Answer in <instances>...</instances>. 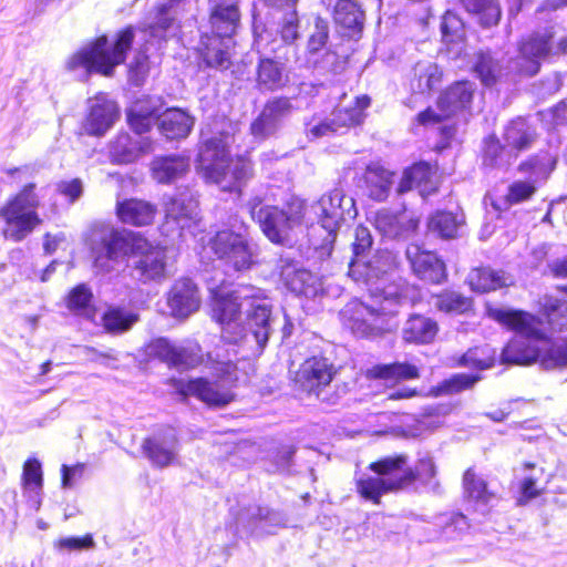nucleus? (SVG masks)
I'll use <instances>...</instances> for the list:
<instances>
[{"instance_id":"79ce46f5","label":"nucleus","mask_w":567,"mask_h":567,"mask_svg":"<svg viewBox=\"0 0 567 567\" xmlns=\"http://www.w3.org/2000/svg\"><path fill=\"white\" fill-rule=\"evenodd\" d=\"M22 483L29 502L38 511L41 506L43 473L41 463L37 458H30L24 463Z\"/></svg>"},{"instance_id":"4468645a","label":"nucleus","mask_w":567,"mask_h":567,"mask_svg":"<svg viewBox=\"0 0 567 567\" xmlns=\"http://www.w3.org/2000/svg\"><path fill=\"white\" fill-rule=\"evenodd\" d=\"M163 206V227L167 231H176L179 237L186 234L195 235L200 221L198 200L188 187L177 188L174 194L164 195Z\"/></svg>"},{"instance_id":"9d476101","label":"nucleus","mask_w":567,"mask_h":567,"mask_svg":"<svg viewBox=\"0 0 567 567\" xmlns=\"http://www.w3.org/2000/svg\"><path fill=\"white\" fill-rule=\"evenodd\" d=\"M249 214L264 235L274 244L287 245L291 241L292 230L302 224L306 210L305 200L291 196L284 208L265 205L259 197L247 204Z\"/></svg>"},{"instance_id":"a18cd8bd","label":"nucleus","mask_w":567,"mask_h":567,"mask_svg":"<svg viewBox=\"0 0 567 567\" xmlns=\"http://www.w3.org/2000/svg\"><path fill=\"white\" fill-rule=\"evenodd\" d=\"M468 284L472 290L488 292L512 284L511 278L504 271H496L491 268H477L470 272Z\"/></svg>"},{"instance_id":"f3484780","label":"nucleus","mask_w":567,"mask_h":567,"mask_svg":"<svg viewBox=\"0 0 567 567\" xmlns=\"http://www.w3.org/2000/svg\"><path fill=\"white\" fill-rule=\"evenodd\" d=\"M166 249L153 245L145 238L135 251L132 266L133 277L142 284H159L166 279Z\"/></svg>"},{"instance_id":"c9c22d12","label":"nucleus","mask_w":567,"mask_h":567,"mask_svg":"<svg viewBox=\"0 0 567 567\" xmlns=\"http://www.w3.org/2000/svg\"><path fill=\"white\" fill-rule=\"evenodd\" d=\"M365 377L369 380H380L385 384H394L400 381L417 379L419 370L415 365L406 362H393L371 367L367 370Z\"/></svg>"},{"instance_id":"ea45409f","label":"nucleus","mask_w":567,"mask_h":567,"mask_svg":"<svg viewBox=\"0 0 567 567\" xmlns=\"http://www.w3.org/2000/svg\"><path fill=\"white\" fill-rule=\"evenodd\" d=\"M474 72L485 86H492L501 81H508L511 72L508 68L499 64L489 52H480L474 63Z\"/></svg>"},{"instance_id":"412c9836","label":"nucleus","mask_w":567,"mask_h":567,"mask_svg":"<svg viewBox=\"0 0 567 567\" xmlns=\"http://www.w3.org/2000/svg\"><path fill=\"white\" fill-rule=\"evenodd\" d=\"M147 353L176 368H194L202 360L200 347L197 343L177 346L165 338L153 340L147 346Z\"/></svg>"},{"instance_id":"9b49d317","label":"nucleus","mask_w":567,"mask_h":567,"mask_svg":"<svg viewBox=\"0 0 567 567\" xmlns=\"http://www.w3.org/2000/svg\"><path fill=\"white\" fill-rule=\"evenodd\" d=\"M35 185H25L20 193L0 207V217L4 220L2 235L14 243L22 241L41 223L35 212L39 205L34 193Z\"/></svg>"},{"instance_id":"bb28decb","label":"nucleus","mask_w":567,"mask_h":567,"mask_svg":"<svg viewBox=\"0 0 567 567\" xmlns=\"http://www.w3.org/2000/svg\"><path fill=\"white\" fill-rule=\"evenodd\" d=\"M178 441L173 430L156 433L143 441V454L157 467L173 464L177 456Z\"/></svg>"},{"instance_id":"2f4dec72","label":"nucleus","mask_w":567,"mask_h":567,"mask_svg":"<svg viewBox=\"0 0 567 567\" xmlns=\"http://www.w3.org/2000/svg\"><path fill=\"white\" fill-rule=\"evenodd\" d=\"M336 23L348 37L360 35L365 21V13L357 0H339L334 7Z\"/></svg>"},{"instance_id":"4be33fe9","label":"nucleus","mask_w":567,"mask_h":567,"mask_svg":"<svg viewBox=\"0 0 567 567\" xmlns=\"http://www.w3.org/2000/svg\"><path fill=\"white\" fill-rule=\"evenodd\" d=\"M153 151V141L148 136L120 132L107 145V154L113 164H131Z\"/></svg>"},{"instance_id":"f03ea898","label":"nucleus","mask_w":567,"mask_h":567,"mask_svg":"<svg viewBox=\"0 0 567 567\" xmlns=\"http://www.w3.org/2000/svg\"><path fill=\"white\" fill-rule=\"evenodd\" d=\"M393 265L394 258L388 251L378 252L371 259L349 262V276L354 281L369 285L380 280L371 290L370 303L353 300L340 311L343 326L355 336L369 337L394 329V317L401 307L410 303L406 287L384 285L381 280V276L388 274Z\"/></svg>"},{"instance_id":"338daca9","label":"nucleus","mask_w":567,"mask_h":567,"mask_svg":"<svg viewBox=\"0 0 567 567\" xmlns=\"http://www.w3.org/2000/svg\"><path fill=\"white\" fill-rule=\"evenodd\" d=\"M373 240L369 228L358 226L354 230V241L352 243L353 258L351 261H363L367 258Z\"/></svg>"},{"instance_id":"c03bdc74","label":"nucleus","mask_w":567,"mask_h":567,"mask_svg":"<svg viewBox=\"0 0 567 567\" xmlns=\"http://www.w3.org/2000/svg\"><path fill=\"white\" fill-rule=\"evenodd\" d=\"M461 4L484 28L496 25L502 16L497 0H461Z\"/></svg>"},{"instance_id":"2eb2a0df","label":"nucleus","mask_w":567,"mask_h":567,"mask_svg":"<svg viewBox=\"0 0 567 567\" xmlns=\"http://www.w3.org/2000/svg\"><path fill=\"white\" fill-rule=\"evenodd\" d=\"M554 25L533 32L519 48V56L508 66L517 73L535 75L539 71V60L551 59V42L556 38Z\"/></svg>"},{"instance_id":"a19ab883","label":"nucleus","mask_w":567,"mask_h":567,"mask_svg":"<svg viewBox=\"0 0 567 567\" xmlns=\"http://www.w3.org/2000/svg\"><path fill=\"white\" fill-rule=\"evenodd\" d=\"M442 72L437 64L430 61L417 62L412 70L411 90L414 93L425 94L440 86Z\"/></svg>"},{"instance_id":"dca6fc26","label":"nucleus","mask_w":567,"mask_h":567,"mask_svg":"<svg viewBox=\"0 0 567 567\" xmlns=\"http://www.w3.org/2000/svg\"><path fill=\"white\" fill-rule=\"evenodd\" d=\"M475 92V84L470 81H458L452 84L437 101L440 113L432 109L419 113L417 122L422 125L435 124L458 111L470 107Z\"/></svg>"},{"instance_id":"c85d7f7f","label":"nucleus","mask_w":567,"mask_h":567,"mask_svg":"<svg viewBox=\"0 0 567 567\" xmlns=\"http://www.w3.org/2000/svg\"><path fill=\"white\" fill-rule=\"evenodd\" d=\"M167 303L174 317H188L199 308L197 286L188 278L176 280L169 290Z\"/></svg>"},{"instance_id":"e2e57ef3","label":"nucleus","mask_w":567,"mask_h":567,"mask_svg":"<svg viewBox=\"0 0 567 567\" xmlns=\"http://www.w3.org/2000/svg\"><path fill=\"white\" fill-rule=\"evenodd\" d=\"M347 393L348 386L346 384L330 382L329 385H324L312 396H315L326 408H333L341 403V400Z\"/></svg>"},{"instance_id":"7c9ffc66","label":"nucleus","mask_w":567,"mask_h":567,"mask_svg":"<svg viewBox=\"0 0 567 567\" xmlns=\"http://www.w3.org/2000/svg\"><path fill=\"white\" fill-rule=\"evenodd\" d=\"M419 220L405 213L393 214L386 209L379 210L374 217V226L384 237L405 238L417 228Z\"/></svg>"},{"instance_id":"a878e982","label":"nucleus","mask_w":567,"mask_h":567,"mask_svg":"<svg viewBox=\"0 0 567 567\" xmlns=\"http://www.w3.org/2000/svg\"><path fill=\"white\" fill-rule=\"evenodd\" d=\"M210 34L233 39L240 23L235 0H208Z\"/></svg>"},{"instance_id":"e433bc0d","label":"nucleus","mask_w":567,"mask_h":567,"mask_svg":"<svg viewBox=\"0 0 567 567\" xmlns=\"http://www.w3.org/2000/svg\"><path fill=\"white\" fill-rule=\"evenodd\" d=\"M437 331V323L433 319L422 315H412L402 328V337L410 343L426 344L434 340Z\"/></svg>"},{"instance_id":"bf43d9fd","label":"nucleus","mask_w":567,"mask_h":567,"mask_svg":"<svg viewBox=\"0 0 567 567\" xmlns=\"http://www.w3.org/2000/svg\"><path fill=\"white\" fill-rule=\"evenodd\" d=\"M296 447L291 444L281 445L270 454L269 472L288 474L293 465V455Z\"/></svg>"},{"instance_id":"864d4df0","label":"nucleus","mask_w":567,"mask_h":567,"mask_svg":"<svg viewBox=\"0 0 567 567\" xmlns=\"http://www.w3.org/2000/svg\"><path fill=\"white\" fill-rule=\"evenodd\" d=\"M432 305L439 311L449 315H461L466 312L471 306V299L455 291H444L433 297Z\"/></svg>"},{"instance_id":"09e8293b","label":"nucleus","mask_w":567,"mask_h":567,"mask_svg":"<svg viewBox=\"0 0 567 567\" xmlns=\"http://www.w3.org/2000/svg\"><path fill=\"white\" fill-rule=\"evenodd\" d=\"M534 131L525 120L518 117L512 121L505 128L504 140L506 146L516 151H523L530 146L534 140Z\"/></svg>"},{"instance_id":"39448f33","label":"nucleus","mask_w":567,"mask_h":567,"mask_svg":"<svg viewBox=\"0 0 567 567\" xmlns=\"http://www.w3.org/2000/svg\"><path fill=\"white\" fill-rule=\"evenodd\" d=\"M488 315L499 323L515 330V336L502 351L504 363L530 364L538 360L546 346V332L535 317L516 310L488 309Z\"/></svg>"},{"instance_id":"f704fd0d","label":"nucleus","mask_w":567,"mask_h":567,"mask_svg":"<svg viewBox=\"0 0 567 567\" xmlns=\"http://www.w3.org/2000/svg\"><path fill=\"white\" fill-rule=\"evenodd\" d=\"M189 169L188 158L181 155L157 156L152 162L153 178L169 184L184 176Z\"/></svg>"},{"instance_id":"603ef678","label":"nucleus","mask_w":567,"mask_h":567,"mask_svg":"<svg viewBox=\"0 0 567 567\" xmlns=\"http://www.w3.org/2000/svg\"><path fill=\"white\" fill-rule=\"evenodd\" d=\"M432 168L427 163H417L405 169L401 182L399 184V193H405L411 189L420 188V193H423V186L430 182Z\"/></svg>"},{"instance_id":"4d7b16f0","label":"nucleus","mask_w":567,"mask_h":567,"mask_svg":"<svg viewBox=\"0 0 567 567\" xmlns=\"http://www.w3.org/2000/svg\"><path fill=\"white\" fill-rule=\"evenodd\" d=\"M463 485L466 495L476 502L487 504L494 496L487 489L486 482L482 477H477L472 468L464 473Z\"/></svg>"},{"instance_id":"8fccbe9b","label":"nucleus","mask_w":567,"mask_h":567,"mask_svg":"<svg viewBox=\"0 0 567 567\" xmlns=\"http://www.w3.org/2000/svg\"><path fill=\"white\" fill-rule=\"evenodd\" d=\"M137 320V315L118 307L109 308L102 317L104 329L112 334L126 332Z\"/></svg>"},{"instance_id":"37998d69","label":"nucleus","mask_w":567,"mask_h":567,"mask_svg":"<svg viewBox=\"0 0 567 567\" xmlns=\"http://www.w3.org/2000/svg\"><path fill=\"white\" fill-rule=\"evenodd\" d=\"M392 178L393 174L390 171L379 165H369L364 174L369 196L378 202L385 200L393 184Z\"/></svg>"},{"instance_id":"72a5a7b5","label":"nucleus","mask_w":567,"mask_h":567,"mask_svg":"<svg viewBox=\"0 0 567 567\" xmlns=\"http://www.w3.org/2000/svg\"><path fill=\"white\" fill-rule=\"evenodd\" d=\"M157 126L166 140H182L190 133L194 118L183 110L168 109L157 117Z\"/></svg>"},{"instance_id":"6e6d98bb","label":"nucleus","mask_w":567,"mask_h":567,"mask_svg":"<svg viewBox=\"0 0 567 567\" xmlns=\"http://www.w3.org/2000/svg\"><path fill=\"white\" fill-rule=\"evenodd\" d=\"M545 315L549 326L554 330L567 329V301L555 297H547L545 300Z\"/></svg>"},{"instance_id":"6e6552de","label":"nucleus","mask_w":567,"mask_h":567,"mask_svg":"<svg viewBox=\"0 0 567 567\" xmlns=\"http://www.w3.org/2000/svg\"><path fill=\"white\" fill-rule=\"evenodd\" d=\"M214 381L205 378H173L169 385L184 400L194 396L210 406L227 405L235 398L233 389L238 380L237 367L231 360L218 361L214 367Z\"/></svg>"},{"instance_id":"b1692460","label":"nucleus","mask_w":567,"mask_h":567,"mask_svg":"<svg viewBox=\"0 0 567 567\" xmlns=\"http://www.w3.org/2000/svg\"><path fill=\"white\" fill-rule=\"evenodd\" d=\"M234 40L204 33L198 44L200 63L208 69L224 71L231 65V50Z\"/></svg>"},{"instance_id":"7ed1b4c3","label":"nucleus","mask_w":567,"mask_h":567,"mask_svg":"<svg viewBox=\"0 0 567 567\" xmlns=\"http://www.w3.org/2000/svg\"><path fill=\"white\" fill-rule=\"evenodd\" d=\"M405 455L386 456L370 464L373 475H362L357 481L358 493L375 504L388 493L421 486L424 491L437 494L441 485L436 478V466L429 455L419 458L414 468H408Z\"/></svg>"},{"instance_id":"4c0bfd02","label":"nucleus","mask_w":567,"mask_h":567,"mask_svg":"<svg viewBox=\"0 0 567 567\" xmlns=\"http://www.w3.org/2000/svg\"><path fill=\"white\" fill-rule=\"evenodd\" d=\"M172 8V3L159 7L154 21L146 29L140 30V39L148 43V38L165 40L175 35L179 25L171 13Z\"/></svg>"},{"instance_id":"680f3d73","label":"nucleus","mask_w":567,"mask_h":567,"mask_svg":"<svg viewBox=\"0 0 567 567\" xmlns=\"http://www.w3.org/2000/svg\"><path fill=\"white\" fill-rule=\"evenodd\" d=\"M298 0H265V3L274 9L272 13V21L274 24H276V28L267 27L274 31L275 34L280 35L281 25L284 22V17L287 16L289 12H295L298 18V12L296 10V4Z\"/></svg>"},{"instance_id":"423d86ee","label":"nucleus","mask_w":567,"mask_h":567,"mask_svg":"<svg viewBox=\"0 0 567 567\" xmlns=\"http://www.w3.org/2000/svg\"><path fill=\"white\" fill-rule=\"evenodd\" d=\"M198 165L205 178L217 184L223 190H236L251 176L250 161L238 157L230 159L226 142L221 136L208 138L198 154Z\"/></svg>"},{"instance_id":"5fc2aeb1","label":"nucleus","mask_w":567,"mask_h":567,"mask_svg":"<svg viewBox=\"0 0 567 567\" xmlns=\"http://www.w3.org/2000/svg\"><path fill=\"white\" fill-rule=\"evenodd\" d=\"M481 380L478 374L456 373L444 379L433 390L435 395H450L471 389Z\"/></svg>"},{"instance_id":"58836bf2","label":"nucleus","mask_w":567,"mask_h":567,"mask_svg":"<svg viewBox=\"0 0 567 567\" xmlns=\"http://www.w3.org/2000/svg\"><path fill=\"white\" fill-rule=\"evenodd\" d=\"M464 225L465 217L462 212L452 213L445 210H439L433 214L427 223L430 231L445 239L460 236Z\"/></svg>"},{"instance_id":"6ab92c4d","label":"nucleus","mask_w":567,"mask_h":567,"mask_svg":"<svg viewBox=\"0 0 567 567\" xmlns=\"http://www.w3.org/2000/svg\"><path fill=\"white\" fill-rule=\"evenodd\" d=\"M337 370L332 362L324 357H311L299 367L293 378L296 391L312 396L324 385H329Z\"/></svg>"},{"instance_id":"13d9d810","label":"nucleus","mask_w":567,"mask_h":567,"mask_svg":"<svg viewBox=\"0 0 567 567\" xmlns=\"http://www.w3.org/2000/svg\"><path fill=\"white\" fill-rule=\"evenodd\" d=\"M305 133L308 140L315 141L338 133V127L333 126L330 117L321 118L313 115L305 121Z\"/></svg>"},{"instance_id":"f257e3e1","label":"nucleus","mask_w":567,"mask_h":567,"mask_svg":"<svg viewBox=\"0 0 567 567\" xmlns=\"http://www.w3.org/2000/svg\"><path fill=\"white\" fill-rule=\"evenodd\" d=\"M212 317L221 328V339L260 354L271 332V306L260 288L233 285L224 278L207 279Z\"/></svg>"},{"instance_id":"20e7f679","label":"nucleus","mask_w":567,"mask_h":567,"mask_svg":"<svg viewBox=\"0 0 567 567\" xmlns=\"http://www.w3.org/2000/svg\"><path fill=\"white\" fill-rule=\"evenodd\" d=\"M254 45L259 54L256 70V86L260 92H275L282 90L289 82L285 63L290 54H296L293 45L299 38L298 19L296 13L289 12L284 17L280 35L266 27L254 22Z\"/></svg>"},{"instance_id":"aec40b11","label":"nucleus","mask_w":567,"mask_h":567,"mask_svg":"<svg viewBox=\"0 0 567 567\" xmlns=\"http://www.w3.org/2000/svg\"><path fill=\"white\" fill-rule=\"evenodd\" d=\"M555 161L549 157L532 158L519 165L520 172H528L529 181H516L508 187L506 202L509 205L519 204L529 199L536 192L535 184L546 181L555 168Z\"/></svg>"},{"instance_id":"f8f14e48","label":"nucleus","mask_w":567,"mask_h":567,"mask_svg":"<svg viewBox=\"0 0 567 567\" xmlns=\"http://www.w3.org/2000/svg\"><path fill=\"white\" fill-rule=\"evenodd\" d=\"M142 240L143 237L137 233L101 226L94 231L91 240L95 267L109 271V261H123L127 256L134 257L135 251L141 248Z\"/></svg>"},{"instance_id":"69168bd1","label":"nucleus","mask_w":567,"mask_h":567,"mask_svg":"<svg viewBox=\"0 0 567 567\" xmlns=\"http://www.w3.org/2000/svg\"><path fill=\"white\" fill-rule=\"evenodd\" d=\"M290 286L292 291L307 298L315 297L319 290L315 276L307 270L296 271Z\"/></svg>"},{"instance_id":"774afa93","label":"nucleus","mask_w":567,"mask_h":567,"mask_svg":"<svg viewBox=\"0 0 567 567\" xmlns=\"http://www.w3.org/2000/svg\"><path fill=\"white\" fill-rule=\"evenodd\" d=\"M505 153V146H503L496 136L491 135L484 140V164L488 166H502L505 165L503 155Z\"/></svg>"},{"instance_id":"0eeeda50","label":"nucleus","mask_w":567,"mask_h":567,"mask_svg":"<svg viewBox=\"0 0 567 567\" xmlns=\"http://www.w3.org/2000/svg\"><path fill=\"white\" fill-rule=\"evenodd\" d=\"M135 41V30L127 27L117 34L113 44H109L107 38L102 35L95 41L80 49L68 60V69L82 70L87 76L96 72L106 76L112 75L116 65L125 60L126 52Z\"/></svg>"},{"instance_id":"3c124183","label":"nucleus","mask_w":567,"mask_h":567,"mask_svg":"<svg viewBox=\"0 0 567 567\" xmlns=\"http://www.w3.org/2000/svg\"><path fill=\"white\" fill-rule=\"evenodd\" d=\"M542 348L538 360L544 369H564L567 367L566 340L554 342L546 337V346Z\"/></svg>"},{"instance_id":"052dcab7","label":"nucleus","mask_w":567,"mask_h":567,"mask_svg":"<svg viewBox=\"0 0 567 567\" xmlns=\"http://www.w3.org/2000/svg\"><path fill=\"white\" fill-rule=\"evenodd\" d=\"M92 297L93 295L90 288L84 284H80L70 291L66 298V306L75 313H86L89 311Z\"/></svg>"},{"instance_id":"473e14b6","label":"nucleus","mask_w":567,"mask_h":567,"mask_svg":"<svg viewBox=\"0 0 567 567\" xmlns=\"http://www.w3.org/2000/svg\"><path fill=\"white\" fill-rule=\"evenodd\" d=\"M157 208L154 204L130 198L116 204V215L118 219L132 226L141 227L153 223Z\"/></svg>"},{"instance_id":"1a4fd4ad","label":"nucleus","mask_w":567,"mask_h":567,"mask_svg":"<svg viewBox=\"0 0 567 567\" xmlns=\"http://www.w3.org/2000/svg\"><path fill=\"white\" fill-rule=\"evenodd\" d=\"M228 227L217 231L209 239V247L227 270L244 272L257 260L258 246L247 233V226L238 216H231Z\"/></svg>"},{"instance_id":"393cba45","label":"nucleus","mask_w":567,"mask_h":567,"mask_svg":"<svg viewBox=\"0 0 567 567\" xmlns=\"http://www.w3.org/2000/svg\"><path fill=\"white\" fill-rule=\"evenodd\" d=\"M118 114L116 103L99 94L89 101V114L83 128L89 135L102 136L115 124Z\"/></svg>"},{"instance_id":"0e129e2a","label":"nucleus","mask_w":567,"mask_h":567,"mask_svg":"<svg viewBox=\"0 0 567 567\" xmlns=\"http://www.w3.org/2000/svg\"><path fill=\"white\" fill-rule=\"evenodd\" d=\"M494 359L488 354V349L486 348H473L470 349L466 353H464L458 363L460 365L475 368L478 370H485L493 365Z\"/></svg>"},{"instance_id":"c756f323","label":"nucleus","mask_w":567,"mask_h":567,"mask_svg":"<svg viewBox=\"0 0 567 567\" xmlns=\"http://www.w3.org/2000/svg\"><path fill=\"white\" fill-rule=\"evenodd\" d=\"M330 38L329 21L317 16L313 19V25L309 31L306 53L308 61L313 63L315 68L326 69L318 61V55L323 52V58L327 62H334L337 54L327 50V44Z\"/></svg>"},{"instance_id":"cd10ccee","label":"nucleus","mask_w":567,"mask_h":567,"mask_svg":"<svg viewBox=\"0 0 567 567\" xmlns=\"http://www.w3.org/2000/svg\"><path fill=\"white\" fill-rule=\"evenodd\" d=\"M406 258L421 280L440 284L446 276L444 262L434 252L422 250L417 245L406 248Z\"/></svg>"},{"instance_id":"5701e85b","label":"nucleus","mask_w":567,"mask_h":567,"mask_svg":"<svg viewBox=\"0 0 567 567\" xmlns=\"http://www.w3.org/2000/svg\"><path fill=\"white\" fill-rule=\"evenodd\" d=\"M237 528H243L252 536L275 534L276 528L285 526L286 519L279 512L258 505L241 508L237 515Z\"/></svg>"},{"instance_id":"49530a36","label":"nucleus","mask_w":567,"mask_h":567,"mask_svg":"<svg viewBox=\"0 0 567 567\" xmlns=\"http://www.w3.org/2000/svg\"><path fill=\"white\" fill-rule=\"evenodd\" d=\"M127 123L133 130V135L144 136L150 132L152 125L158 116H156V109L147 105L146 101H136L126 111Z\"/></svg>"},{"instance_id":"de8ad7c7","label":"nucleus","mask_w":567,"mask_h":567,"mask_svg":"<svg viewBox=\"0 0 567 567\" xmlns=\"http://www.w3.org/2000/svg\"><path fill=\"white\" fill-rule=\"evenodd\" d=\"M370 102L368 95H361L355 99L354 106L337 110L330 117L333 121V126L338 127L339 131L362 123L364 110L369 107Z\"/></svg>"},{"instance_id":"ddd939ff","label":"nucleus","mask_w":567,"mask_h":567,"mask_svg":"<svg viewBox=\"0 0 567 567\" xmlns=\"http://www.w3.org/2000/svg\"><path fill=\"white\" fill-rule=\"evenodd\" d=\"M311 212L317 218V226L326 233L320 244L322 249H330L341 225L347 218H354L357 215L354 199L346 196L339 188L323 194L311 205Z\"/></svg>"},{"instance_id":"a211bd4d","label":"nucleus","mask_w":567,"mask_h":567,"mask_svg":"<svg viewBox=\"0 0 567 567\" xmlns=\"http://www.w3.org/2000/svg\"><path fill=\"white\" fill-rule=\"evenodd\" d=\"M293 111L295 106L290 97L275 96L269 99L260 114L251 123L250 133L257 140H266L276 135Z\"/></svg>"}]
</instances>
